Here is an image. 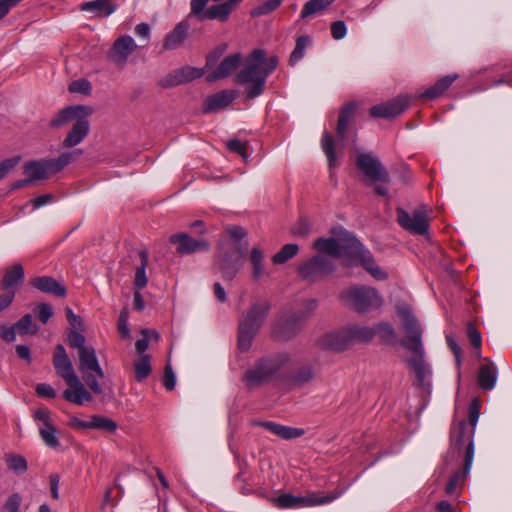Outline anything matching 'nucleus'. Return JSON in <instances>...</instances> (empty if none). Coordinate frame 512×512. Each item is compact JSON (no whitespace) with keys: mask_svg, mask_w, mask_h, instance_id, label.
I'll return each mask as SVG.
<instances>
[{"mask_svg":"<svg viewBox=\"0 0 512 512\" xmlns=\"http://www.w3.org/2000/svg\"><path fill=\"white\" fill-rule=\"evenodd\" d=\"M240 1L241 0H228L220 4L212 5L206 9L204 21L218 20L220 22H226Z\"/></svg>","mask_w":512,"mask_h":512,"instance_id":"nucleus-27","label":"nucleus"},{"mask_svg":"<svg viewBox=\"0 0 512 512\" xmlns=\"http://www.w3.org/2000/svg\"><path fill=\"white\" fill-rule=\"evenodd\" d=\"M24 173L27 174L32 181L47 179L52 175L47 159L27 162L24 165Z\"/></svg>","mask_w":512,"mask_h":512,"instance_id":"nucleus-34","label":"nucleus"},{"mask_svg":"<svg viewBox=\"0 0 512 512\" xmlns=\"http://www.w3.org/2000/svg\"><path fill=\"white\" fill-rule=\"evenodd\" d=\"M21 502V496L17 493H13L6 500L3 508L6 512H19Z\"/></svg>","mask_w":512,"mask_h":512,"instance_id":"nucleus-62","label":"nucleus"},{"mask_svg":"<svg viewBox=\"0 0 512 512\" xmlns=\"http://www.w3.org/2000/svg\"><path fill=\"white\" fill-rule=\"evenodd\" d=\"M291 233L296 237H306L310 233L309 222L305 219H300L292 228Z\"/></svg>","mask_w":512,"mask_h":512,"instance_id":"nucleus-63","label":"nucleus"},{"mask_svg":"<svg viewBox=\"0 0 512 512\" xmlns=\"http://www.w3.org/2000/svg\"><path fill=\"white\" fill-rule=\"evenodd\" d=\"M409 107V100L405 96H398L389 101L374 105L369 109L371 118L391 119L402 114Z\"/></svg>","mask_w":512,"mask_h":512,"instance_id":"nucleus-16","label":"nucleus"},{"mask_svg":"<svg viewBox=\"0 0 512 512\" xmlns=\"http://www.w3.org/2000/svg\"><path fill=\"white\" fill-rule=\"evenodd\" d=\"M31 285L43 293L57 297L66 296V288L60 282L50 276H40L31 280Z\"/></svg>","mask_w":512,"mask_h":512,"instance_id":"nucleus-26","label":"nucleus"},{"mask_svg":"<svg viewBox=\"0 0 512 512\" xmlns=\"http://www.w3.org/2000/svg\"><path fill=\"white\" fill-rule=\"evenodd\" d=\"M339 494H329L324 497H318L311 495L308 497H295L291 494H282L278 498L274 499V502L279 508H292L297 506H314L329 503L336 498Z\"/></svg>","mask_w":512,"mask_h":512,"instance_id":"nucleus-17","label":"nucleus"},{"mask_svg":"<svg viewBox=\"0 0 512 512\" xmlns=\"http://www.w3.org/2000/svg\"><path fill=\"white\" fill-rule=\"evenodd\" d=\"M266 52L262 49H255L247 59L246 66L236 75L235 82L241 85H248L246 96L253 99L262 94L266 83V75L262 68V62Z\"/></svg>","mask_w":512,"mask_h":512,"instance_id":"nucleus-7","label":"nucleus"},{"mask_svg":"<svg viewBox=\"0 0 512 512\" xmlns=\"http://www.w3.org/2000/svg\"><path fill=\"white\" fill-rule=\"evenodd\" d=\"M242 61L241 53H234L225 57L218 67L207 75L209 82L216 81L228 77L235 71Z\"/></svg>","mask_w":512,"mask_h":512,"instance_id":"nucleus-22","label":"nucleus"},{"mask_svg":"<svg viewBox=\"0 0 512 512\" xmlns=\"http://www.w3.org/2000/svg\"><path fill=\"white\" fill-rule=\"evenodd\" d=\"M20 156H15L3 160L0 163V180L3 179L11 170H13L20 162Z\"/></svg>","mask_w":512,"mask_h":512,"instance_id":"nucleus-61","label":"nucleus"},{"mask_svg":"<svg viewBox=\"0 0 512 512\" xmlns=\"http://www.w3.org/2000/svg\"><path fill=\"white\" fill-rule=\"evenodd\" d=\"M190 24L187 20L179 22L174 29L168 33L163 42L164 50H175L179 48L188 37Z\"/></svg>","mask_w":512,"mask_h":512,"instance_id":"nucleus-25","label":"nucleus"},{"mask_svg":"<svg viewBox=\"0 0 512 512\" xmlns=\"http://www.w3.org/2000/svg\"><path fill=\"white\" fill-rule=\"evenodd\" d=\"M219 271L222 273L223 278L232 281L238 273L242 262L239 258H234L228 252L219 256L216 262Z\"/></svg>","mask_w":512,"mask_h":512,"instance_id":"nucleus-30","label":"nucleus"},{"mask_svg":"<svg viewBox=\"0 0 512 512\" xmlns=\"http://www.w3.org/2000/svg\"><path fill=\"white\" fill-rule=\"evenodd\" d=\"M472 465L466 466V460H463V465L461 470L455 471L449 478L445 486V493L448 495L457 494L459 495V490L463 486L467 475L470 472Z\"/></svg>","mask_w":512,"mask_h":512,"instance_id":"nucleus-35","label":"nucleus"},{"mask_svg":"<svg viewBox=\"0 0 512 512\" xmlns=\"http://www.w3.org/2000/svg\"><path fill=\"white\" fill-rule=\"evenodd\" d=\"M486 361V364L479 367L477 384L481 389L489 391L495 387L498 370L491 360L486 359Z\"/></svg>","mask_w":512,"mask_h":512,"instance_id":"nucleus-29","label":"nucleus"},{"mask_svg":"<svg viewBox=\"0 0 512 512\" xmlns=\"http://www.w3.org/2000/svg\"><path fill=\"white\" fill-rule=\"evenodd\" d=\"M290 362V356L287 353H279L257 360L249 368L243 377L248 388L261 386L270 381L284 380L283 369Z\"/></svg>","mask_w":512,"mask_h":512,"instance_id":"nucleus-6","label":"nucleus"},{"mask_svg":"<svg viewBox=\"0 0 512 512\" xmlns=\"http://www.w3.org/2000/svg\"><path fill=\"white\" fill-rule=\"evenodd\" d=\"M141 261V265L136 268L134 277V286L136 289H143L148 282L146 277V267L148 266V253L146 250H141L138 253Z\"/></svg>","mask_w":512,"mask_h":512,"instance_id":"nucleus-39","label":"nucleus"},{"mask_svg":"<svg viewBox=\"0 0 512 512\" xmlns=\"http://www.w3.org/2000/svg\"><path fill=\"white\" fill-rule=\"evenodd\" d=\"M398 224L406 231L414 235H425L429 230V217L427 207L421 205L409 214L403 208L396 209Z\"/></svg>","mask_w":512,"mask_h":512,"instance_id":"nucleus-10","label":"nucleus"},{"mask_svg":"<svg viewBox=\"0 0 512 512\" xmlns=\"http://www.w3.org/2000/svg\"><path fill=\"white\" fill-rule=\"evenodd\" d=\"M344 132L345 130H337L335 138L332 137V135L328 132H325L322 136L321 146L327 157L330 170H333L337 166L336 149L338 146V141L342 140L344 137Z\"/></svg>","mask_w":512,"mask_h":512,"instance_id":"nucleus-28","label":"nucleus"},{"mask_svg":"<svg viewBox=\"0 0 512 512\" xmlns=\"http://www.w3.org/2000/svg\"><path fill=\"white\" fill-rule=\"evenodd\" d=\"M258 425L285 440L299 438L305 433L303 429L284 426L272 421L258 422Z\"/></svg>","mask_w":512,"mask_h":512,"instance_id":"nucleus-31","label":"nucleus"},{"mask_svg":"<svg viewBox=\"0 0 512 512\" xmlns=\"http://www.w3.org/2000/svg\"><path fill=\"white\" fill-rule=\"evenodd\" d=\"M117 6L110 2V0H93L83 2L80 4L79 9L81 11H89L95 14V17L103 18L111 15Z\"/></svg>","mask_w":512,"mask_h":512,"instance_id":"nucleus-32","label":"nucleus"},{"mask_svg":"<svg viewBox=\"0 0 512 512\" xmlns=\"http://www.w3.org/2000/svg\"><path fill=\"white\" fill-rule=\"evenodd\" d=\"M170 243L177 244V252L190 254L197 251L208 250L209 243L205 240H196L186 233L173 234L169 238Z\"/></svg>","mask_w":512,"mask_h":512,"instance_id":"nucleus-21","label":"nucleus"},{"mask_svg":"<svg viewBox=\"0 0 512 512\" xmlns=\"http://www.w3.org/2000/svg\"><path fill=\"white\" fill-rule=\"evenodd\" d=\"M290 362V356L287 353H279L257 360L249 368L243 377L248 388L261 386L270 381L284 380L283 369Z\"/></svg>","mask_w":512,"mask_h":512,"instance_id":"nucleus-5","label":"nucleus"},{"mask_svg":"<svg viewBox=\"0 0 512 512\" xmlns=\"http://www.w3.org/2000/svg\"><path fill=\"white\" fill-rule=\"evenodd\" d=\"M82 154V150L77 149L71 152L62 153L57 158L47 159L52 174L58 173L76 160Z\"/></svg>","mask_w":512,"mask_h":512,"instance_id":"nucleus-37","label":"nucleus"},{"mask_svg":"<svg viewBox=\"0 0 512 512\" xmlns=\"http://www.w3.org/2000/svg\"><path fill=\"white\" fill-rule=\"evenodd\" d=\"M397 315L406 332V338L401 341V345L414 354V357L407 360V364L415 374L418 384L424 386L431 375V369L424 359L421 326L407 306L397 307Z\"/></svg>","mask_w":512,"mask_h":512,"instance_id":"nucleus-1","label":"nucleus"},{"mask_svg":"<svg viewBox=\"0 0 512 512\" xmlns=\"http://www.w3.org/2000/svg\"><path fill=\"white\" fill-rule=\"evenodd\" d=\"M209 0H191L190 13L188 18L196 17L198 21H204V15L206 13V5Z\"/></svg>","mask_w":512,"mask_h":512,"instance_id":"nucleus-55","label":"nucleus"},{"mask_svg":"<svg viewBox=\"0 0 512 512\" xmlns=\"http://www.w3.org/2000/svg\"><path fill=\"white\" fill-rule=\"evenodd\" d=\"M234 90H222L206 97L203 104V112L209 113L227 107L236 97Z\"/></svg>","mask_w":512,"mask_h":512,"instance_id":"nucleus-23","label":"nucleus"},{"mask_svg":"<svg viewBox=\"0 0 512 512\" xmlns=\"http://www.w3.org/2000/svg\"><path fill=\"white\" fill-rule=\"evenodd\" d=\"M353 247L349 259L360 264L373 278L386 280L388 274L376 263L372 253L357 239L352 241Z\"/></svg>","mask_w":512,"mask_h":512,"instance_id":"nucleus-15","label":"nucleus"},{"mask_svg":"<svg viewBox=\"0 0 512 512\" xmlns=\"http://www.w3.org/2000/svg\"><path fill=\"white\" fill-rule=\"evenodd\" d=\"M227 148L234 153L239 154L245 161H247L248 154V142H242L237 139H232L227 142Z\"/></svg>","mask_w":512,"mask_h":512,"instance_id":"nucleus-57","label":"nucleus"},{"mask_svg":"<svg viewBox=\"0 0 512 512\" xmlns=\"http://www.w3.org/2000/svg\"><path fill=\"white\" fill-rule=\"evenodd\" d=\"M316 345L320 349L341 352L348 349L353 344L350 338L348 328H346L336 333H329L323 335L317 340Z\"/></svg>","mask_w":512,"mask_h":512,"instance_id":"nucleus-19","label":"nucleus"},{"mask_svg":"<svg viewBox=\"0 0 512 512\" xmlns=\"http://www.w3.org/2000/svg\"><path fill=\"white\" fill-rule=\"evenodd\" d=\"M53 365L58 376L64 379L68 388L63 392V398L73 404L82 405L91 402L93 396L76 375L71 360L63 345L58 344L53 356Z\"/></svg>","mask_w":512,"mask_h":512,"instance_id":"nucleus-4","label":"nucleus"},{"mask_svg":"<svg viewBox=\"0 0 512 512\" xmlns=\"http://www.w3.org/2000/svg\"><path fill=\"white\" fill-rule=\"evenodd\" d=\"M24 279L25 273L23 266L20 263H14L5 269L0 285L3 289H10L14 286L21 285Z\"/></svg>","mask_w":512,"mask_h":512,"instance_id":"nucleus-33","label":"nucleus"},{"mask_svg":"<svg viewBox=\"0 0 512 512\" xmlns=\"http://www.w3.org/2000/svg\"><path fill=\"white\" fill-rule=\"evenodd\" d=\"M85 343L86 338L81 330H70L68 332L67 344L69 347L78 350V368L82 373L85 384L94 394H101L103 388L98 380L103 379L105 374L100 366L95 349L92 346H86Z\"/></svg>","mask_w":512,"mask_h":512,"instance_id":"nucleus-3","label":"nucleus"},{"mask_svg":"<svg viewBox=\"0 0 512 512\" xmlns=\"http://www.w3.org/2000/svg\"><path fill=\"white\" fill-rule=\"evenodd\" d=\"M375 335H378L380 339L386 343H393L396 340V333L393 326L387 322H381L375 327Z\"/></svg>","mask_w":512,"mask_h":512,"instance_id":"nucleus-50","label":"nucleus"},{"mask_svg":"<svg viewBox=\"0 0 512 512\" xmlns=\"http://www.w3.org/2000/svg\"><path fill=\"white\" fill-rule=\"evenodd\" d=\"M467 336L470 344L478 351L481 349L482 337L480 332L475 328L472 323L467 324Z\"/></svg>","mask_w":512,"mask_h":512,"instance_id":"nucleus-59","label":"nucleus"},{"mask_svg":"<svg viewBox=\"0 0 512 512\" xmlns=\"http://www.w3.org/2000/svg\"><path fill=\"white\" fill-rule=\"evenodd\" d=\"M141 335L142 338L138 339L135 343V349L139 356L146 355L145 351L148 349L149 342L151 339L157 342L160 337L157 331L149 329H142Z\"/></svg>","mask_w":512,"mask_h":512,"instance_id":"nucleus-44","label":"nucleus"},{"mask_svg":"<svg viewBox=\"0 0 512 512\" xmlns=\"http://www.w3.org/2000/svg\"><path fill=\"white\" fill-rule=\"evenodd\" d=\"M318 373L316 363L307 362L299 365L288 379L294 387H301L315 379Z\"/></svg>","mask_w":512,"mask_h":512,"instance_id":"nucleus-24","label":"nucleus"},{"mask_svg":"<svg viewBox=\"0 0 512 512\" xmlns=\"http://www.w3.org/2000/svg\"><path fill=\"white\" fill-rule=\"evenodd\" d=\"M178 71L180 73V78L182 79L183 84L200 78L203 75V70L191 66L178 68Z\"/></svg>","mask_w":512,"mask_h":512,"instance_id":"nucleus-56","label":"nucleus"},{"mask_svg":"<svg viewBox=\"0 0 512 512\" xmlns=\"http://www.w3.org/2000/svg\"><path fill=\"white\" fill-rule=\"evenodd\" d=\"M457 75H447L440 78L433 86L427 88L422 94L421 97L434 100L444 94L446 90L452 85V83L457 79Z\"/></svg>","mask_w":512,"mask_h":512,"instance_id":"nucleus-36","label":"nucleus"},{"mask_svg":"<svg viewBox=\"0 0 512 512\" xmlns=\"http://www.w3.org/2000/svg\"><path fill=\"white\" fill-rule=\"evenodd\" d=\"M334 270V263L326 255H316L298 267L300 277L310 283L321 280Z\"/></svg>","mask_w":512,"mask_h":512,"instance_id":"nucleus-12","label":"nucleus"},{"mask_svg":"<svg viewBox=\"0 0 512 512\" xmlns=\"http://www.w3.org/2000/svg\"><path fill=\"white\" fill-rule=\"evenodd\" d=\"M92 90L91 83L86 79H78L72 81L68 86V91L70 93H80L83 95H90Z\"/></svg>","mask_w":512,"mask_h":512,"instance_id":"nucleus-54","label":"nucleus"},{"mask_svg":"<svg viewBox=\"0 0 512 512\" xmlns=\"http://www.w3.org/2000/svg\"><path fill=\"white\" fill-rule=\"evenodd\" d=\"M302 320L303 317L298 315L280 318L273 329L274 337L281 341L294 337L300 331Z\"/></svg>","mask_w":512,"mask_h":512,"instance_id":"nucleus-20","label":"nucleus"},{"mask_svg":"<svg viewBox=\"0 0 512 512\" xmlns=\"http://www.w3.org/2000/svg\"><path fill=\"white\" fill-rule=\"evenodd\" d=\"M283 0H268L257 7L253 8L250 12L252 17H259L270 14L275 11L282 3Z\"/></svg>","mask_w":512,"mask_h":512,"instance_id":"nucleus-52","label":"nucleus"},{"mask_svg":"<svg viewBox=\"0 0 512 512\" xmlns=\"http://www.w3.org/2000/svg\"><path fill=\"white\" fill-rule=\"evenodd\" d=\"M299 251V247L297 244H286L284 245L279 252H277L273 257L272 261L275 264H284L289 259L293 258L297 255Z\"/></svg>","mask_w":512,"mask_h":512,"instance_id":"nucleus-47","label":"nucleus"},{"mask_svg":"<svg viewBox=\"0 0 512 512\" xmlns=\"http://www.w3.org/2000/svg\"><path fill=\"white\" fill-rule=\"evenodd\" d=\"M335 0H309L301 11V19H305L309 16H313L317 13L324 11L329 7Z\"/></svg>","mask_w":512,"mask_h":512,"instance_id":"nucleus-40","label":"nucleus"},{"mask_svg":"<svg viewBox=\"0 0 512 512\" xmlns=\"http://www.w3.org/2000/svg\"><path fill=\"white\" fill-rule=\"evenodd\" d=\"M341 297L348 306L359 313L377 309L383 303L377 290L368 286L351 287L345 290Z\"/></svg>","mask_w":512,"mask_h":512,"instance_id":"nucleus-9","label":"nucleus"},{"mask_svg":"<svg viewBox=\"0 0 512 512\" xmlns=\"http://www.w3.org/2000/svg\"><path fill=\"white\" fill-rule=\"evenodd\" d=\"M15 327L17 328V332L20 335L36 334L39 330L38 325L33 322L32 316L30 314H26L21 319H19L15 323Z\"/></svg>","mask_w":512,"mask_h":512,"instance_id":"nucleus-49","label":"nucleus"},{"mask_svg":"<svg viewBox=\"0 0 512 512\" xmlns=\"http://www.w3.org/2000/svg\"><path fill=\"white\" fill-rule=\"evenodd\" d=\"M481 400L473 398L468 409V421L453 422L450 429V451L452 458L459 457L464 449L466 466L472 465L474 458V434L480 416Z\"/></svg>","mask_w":512,"mask_h":512,"instance_id":"nucleus-2","label":"nucleus"},{"mask_svg":"<svg viewBox=\"0 0 512 512\" xmlns=\"http://www.w3.org/2000/svg\"><path fill=\"white\" fill-rule=\"evenodd\" d=\"M355 165L370 183L381 182L388 184L390 182L388 171L381 161L370 153H360L357 156Z\"/></svg>","mask_w":512,"mask_h":512,"instance_id":"nucleus-14","label":"nucleus"},{"mask_svg":"<svg viewBox=\"0 0 512 512\" xmlns=\"http://www.w3.org/2000/svg\"><path fill=\"white\" fill-rule=\"evenodd\" d=\"M358 107H359V102H357V101H351V102L347 103L341 109L336 128H347L350 121L354 118Z\"/></svg>","mask_w":512,"mask_h":512,"instance_id":"nucleus-42","label":"nucleus"},{"mask_svg":"<svg viewBox=\"0 0 512 512\" xmlns=\"http://www.w3.org/2000/svg\"><path fill=\"white\" fill-rule=\"evenodd\" d=\"M270 308L271 304L267 300L253 303L249 307L245 318L239 323L238 348L242 352L250 349L253 339L264 323Z\"/></svg>","mask_w":512,"mask_h":512,"instance_id":"nucleus-8","label":"nucleus"},{"mask_svg":"<svg viewBox=\"0 0 512 512\" xmlns=\"http://www.w3.org/2000/svg\"><path fill=\"white\" fill-rule=\"evenodd\" d=\"M352 344L356 342H370L375 336L374 327L352 325L347 327Z\"/></svg>","mask_w":512,"mask_h":512,"instance_id":"nucleus-38","label":"nucleus"},{"mask_svg":"<svg viewBox=\"0 0 512 512\" xmlns=\"http://www.w3.org/2000/svg\"><path fill=\"white\" fill-rule=\"evenodd\" d=\"M181 84L183 83L178 69L171 71L159 81V85L162 88H171Z\"/></svg>","mask_w":512,"mask_h":512,"instance_id":"nucleus-58","label":"nucleus"},{"mask_svg":"<svg viewBox=\"0 0 512 512\" xmlns=\"http://www.w3.org/2000/svg\"><path fill=\"white\" fill-rule=\"evenodd\" d=\"M311 39L308 35H301L296 39V45L294 50L292 51L290 58H289V64L295 65L300 59L303 58L305 54V50L310 44Z\"/></svg>","mask_w":512,"mask_h":512,"instance_id":"nucleus-45","label":"nucleus"},{"mask_svg":"<svg viewBox=\"0 0 512 512\" xmlns=\"http://www.w3.org/2000/svg\"><path fill=\"white\" fill-rule=\"evenodd\" d=\"M5 460L8 469L15 472L16 474L21 475L27 471V461L23 456L9 454L6 456Z\"/></svg>","mask_w":512,"mask_h":512,"instance_id":"nucleus-48","label":"nucleus"},{"mask_svg":"<svg viewBox=\"0 0 512 512\" xmlns=\"http://www.w3.org/2000/svg\"><path fill=\"white\" fill-rule=\"evenodd\" d=\"M356 238L350 233H343L342 236L335 238H318L314 242V248L320 253L319 255H328L333 258L346 256L349 258L353 247L352 241Z\"/></svg>","mask_w":512,"mask_h":512,"instance_id":"nucleus-11","label":"nucleus"},{"mask_svg":"<svg viewBox=\"0 0 512 512\" xmlns=\"http://www.w3.org/2000/svg\"><path fill=\"white\" fill-rule=\"evenodd\" d=\"M347 29L344 21L338 20L331 24V35L334 39L340 40L346 35Z\"/></svg>","mask_w":512,"mask_h":512,"instance_id":"nucleus-64","label":"nucleus"},{"mask_svg":"<svg viewBox=\"0 0 512 512\" xmlns=\"http://www.w3.org/2000/svg\"><path fill=\"white\" fill-rule=\"evenodd\" d=\"M40 436L45 444L51 448H57L59 446V439L56 436V429L53 424L48 426H42L39 429Z\"/></svg>","mask_w":512,"mask_h":512,"instance_id":"nucleus-51","label":"nucleus"},{"mask_svg":"<svg viewBox=\"0 0 512 512\" xmlns=\"http://www.w3.org/2000/svg\"><path fill=\"white\" fill-rule=\"evenodd\" d=\"M92 108L84 105L69 106L61 110L50 122L52 127L72 125V128H88L87 119L92 114Z\"/></svg>","mask_w":512,"mask_h":512,"instance_id":"nucleus-13","label":"nucleus"},{"mask_svg":"<svg viewBox=\"0 0 512 512\" xmlns=\"http://www.w3.org/2000/svg\"><path fill=\"white\" fill-rule=\"evenodd\" d=\"M117 427V423L106 416L94 415L90 419V429H98L112 433L116 431Z\"/></svg>","mask_w":512,"mask_h":512,"instance_id":"nucleus-43","label":"nucleus"},{"mask_svg":"<svg viewBox=\"0 0 512 512\" xmlns=\"http://www.w3.org/2000/svg\"><path fill=\"white\" fill-rule=\"evenodd\" d=\"M263 259V252L257 247L252 248L250 253V262L253 267L252 276L255 280H259L264 274Z\"/></svg>","mask_w":512,"mask_h":512,"instance_id":"nucleus-46","label":"nucleus"},{"mask_svg":"<svg viewBox=\"0 0 512 512\" xmlns=\"http://www.w3.org/2000/svg\"><path fill=\"white\" fill-rule=\"evenodd\" d=\"M88 130H70L64 138L62 145L65 148H72L81 143L87 137Z\"/></svg>","mask_w":512,"mask_h":512,"instance_id":"nucleus-53","label":"nucleus"},{"mask_svg":"<svg viewBox=\"0 0 512 512\" xmlns=\"http://www.w3.org/2000/svg\"><path fill=\"white\" fill-rule=\"evenodd\" d=\"M137 49V45L133 38L129 35L118 37L108 52V58L123 68L127 63L128 57Z\"/></svg>","mask_w":512,"mask_h":512,"instance_id":"nucleus-18","label":"nucleus"},{"mask_svg":"<svg viewBox=\"0 0 512 512\" xmlns=\"http://www.w3.org/2000/svg\"><path fill=\"white\" fill-rule=\"evenodd\" d=\"M36 313L38 319L43 323L46 324L50 318L53 316V309L51 305L47 303H40L36 307Z\"/></svg>","mask_w":512,"mask_h":512,"instance_id":"nucleus-60","label":"nucleus"},{"mask_svg":"<svg viewBox=\"0 0 512 512\" xmlns=\"http://www.w3.org/2000/svg\"><path fill=\"white\" fill-rule=\"evenodd\" d=\"M151 370V357L149 355L139 356L134 363L135 379L142 382L150 375Z\"/></svg>","mask_w":512,"mask_h":512,"instance_id":"nucleus-41","label":"nucleus"}]
</instances>
